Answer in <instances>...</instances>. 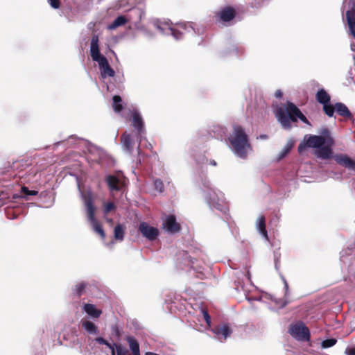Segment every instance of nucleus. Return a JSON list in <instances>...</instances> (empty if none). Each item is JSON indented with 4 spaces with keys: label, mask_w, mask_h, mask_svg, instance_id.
I'll list each match as a JSON object with an SVG mask.
<instances>
[{
    "label": "nucleus",
    "mask_w": 355,
    "mask_h": 355,
    "mask_svg": "<svg viewBox=\"0 0 355 355\" xmlns=\"http://www.w3.org/2000/svg\"><path fill=\"white\" fill-rule=\"evenodd\" d=\"M85 206L89 220L92 224L94 230L101 236L102 239H105V233L101 225L95 218V207H94L92 200L90 198L87 199L85 201Z\"/></svg>",
    "instance_id": "obj_6"
},
{
    "label": "nucleus",
    "mask_w": 355,
    "mask_h": 355,
    "mask_svg": "<svg viewBox=\"0 0 355 355\" xmlns=\"http://www.w3.org/2000/svg\"><path fill=\"white\" fill-rule=\"evenodd\" d=\"M164 225L166 230L171 233H176L181 229L180 225L176 221L175 216L173 215L167 216Z\"/></svg>",
    "instance_id": "obj_13"
},
{
    "label": "nucleus",
    "mask_w": 355,
    "mask_h": 355,
    "mask_svg": "<svg viewBox=\"0 0 355 355\" xmlns=\"http://www.w3.org/2000/svg\"><path fill=\"white\" fill-rule=\"evenodd\" d=\"M131 122L132 125L137 130V135L141 137L142 134L145 132V128L143 119L139 112L134 111L132 113Z\"/></svg>",
    "instance_id": "obj_10"
},
{
    "label": "nucleus",
    "mask_w": 355,
    "mask_h": 355,
    "mask_svg": "<svg viewBox=\"0 0 355 355\" xmlns=\"http://www.w3.org/2000/svg\"><path fill=\"white\" fill-rule=\"evenodd\" d=\"M117 355H131L128 350L123 347L121 345H116Z\"/></svg>",
    "instance_id": "obj_28"
},
{
    "label": "nucleus",
    "mask_w": 355,
    "mask_h": 355,
    "mask_svg": "<svg viewBox=\"0 0 355 355\" xmlns=\"http://www.w3.org/2000/svg\"><path fill=\"white\" fill-rule=\"evenodd\" d=\"M336 342L337 340L335 338H329L323 340L321 345L322 348H329L336 345Z\"/></svg>",
    "instance_id": "obj_26"
},
{
    "label": "nucleus",
    "mask_w": 355,
    "mask_h": 355,
    "mask_svg": "<svg viewBox=\"0 0 355 355\" xmlns=\"http://www.w3.org/2000/svg\"><path fill=\"white\" fill-rule=\"evenodd\" d=\"M335 105H331L330 103L323 104V111L329 117H332L335 112Z\"/></svg>",
    "instance_id": "obj_24"
},
{
    "label": "nucleus",
    "mask_w": 355,
    "mask_h": 355,
    "mask_svg": "<svg viewBox=\"0 0 355 355\" xmlns=\"http://www.w3.org/2000/svg\"><path fill=\"white\" fill-rule=\"evenodd\" d=\"M347 355H355V347H352L346 349Z\"/></svg>",
    "instance_id": "obj_36"
},
{
    "label": "nucleus",
    "mask_w": 355,
    "mask_h": 355,
    "mask_svg": "<svg viewBox=\"0 0 355 355\" xmlns=\"http://www.w3.org/2000/svg\"><path fill=\"white\" fill-rule=\"evenodd\" d=\"M139 231L142 236L150 241L157 239L159 235V230L157 228L150 226L146 222H141L139 225Z\"/></svg>",
    "instance_id": "obj_8"
},
{
    "label": "nucleus",
    "mask_w": 355,
    "mask_h": 355,
    "mask_svg": "<svg viewBox=\"0 0 355 355\" xmlns=\"http://www.w3.org/2000/svg\"><path fill=\"white\" fill-rule=\"evenodd\" d=\"M257 228L259 231L260 234L266 239H268V232L266 228V218L264 216H261L258 218L257 223Z\"/></svg>",
    "instance_id": "obj_19"
},
{
    "label": "nucleus",
    "mask_w": 355,
    "mask_h": 355,
    "mask_svg": "<svg viewBox=\"0 0 355 355\" xmlns=\"http://www.w3.org/2000/svg\"><path fill=\"white\" fill-rule=\"evenodd\" d=\"M335 109L337 114L341 116L346 118H350L352 116V114L347 107L342 103H336L335 104Z\"/></svg>",
    "instance_id": "obj_17"
},
{
    "label": "nucleus",
    "mask_w": 355,
    "mask_h": 355,
    "mask_svg": "<svg viewBox=\"0 0 355 355\" xmlns=\"http://www.w3.org/2000/svg\"><path fill=\"white\" fill-rule=\"evenodd\" d=\"M320 135H306L299 144L297 151L303 154L306 148H315L314 155L322 159H329L332 157V147L334 139L331 136L328 128H324L320 131Z\"/></svg>",
    "instance_id": "obj_1"
},
{
    "label": "nucleus",
    "mask_w": 355,
    "mask_h": 355,
    "mask_svg": "<svg viewBox=\"0 0 355 355\" xmlns=\"http://www.w3.org/2000/svg\"><path fill=\"white\" fill-rule=\"evenodd\" d=\"M86 286L87 284L85 282H80L76 284L74 292L77 297H80L85 293Z\"/></svg>",
    "instance_id": "obj_25"
},
{
    "label": "nucleus",
    "mask_w": 355,
    "mask_h": 355,
    "mask_svg": "<svg viewBox=\"0 0 355 355\" xmlns=\"http://www.w3.org/2000/svg\"><path fill=\"white\" fill-rule=\"evenodd\" d=\"M48 2L51 5V6L54 9H58L60 6V0H48Z\"/></svg>",
    "instance_id": "obj_34"
},
{
    "label": "nucleus",
    "mask_w": 355,
    "mask_h": 355,
    "mask_svg": "<svg viewBox=\"0 0 355 355\" xmlns=\"http://www.w3.org/2000/svg\"><path fill=\"white\" fill-rule=\"evenodd\" d=\"M210 164H211V165L215 166H216L217 164H216L215 160H211L210 161Z\"/></svg>",
    "instance_id": "obj_40"
},
{
    "label": "nucleus",
    "mask_w": 355,
    "mask_h": 355,
    "mask_svg": "<svg viewBox=\"0 0 355 355\" xmlns=\"http://www.w3.org/2000/svg\"><path fill=\"white\" fill-rule=\"evenodd\" d=\"M212 331L220 340H226L227 338L232 333V329L227 324L217 325L212 329Z\"/></svg>",
    "instance_id": "obj_12"
},
{
    "label": "nucleus",
    "mask_w": 355,
    "mask_h": 355,
    "mask_svg": "<svg viewBox=\"0 0 355 355\" xmlns=\"http://www.w3.org/2000/svg\"><path fill=\"white\" fill-rule=\"evenodd\" d=\"M333 158L338 164L350 170H355V161L347 155L337 154L333 156Z\"/></svg>",
    "instance_id": "obj_11"
},
{
    "label": "nucleus",
    "mask_w": 355,
    "mask_h": 355,
    "mask_svg": "<svg viewBox=\"0 0 355 355\" xmlns=\"http://www.w3.org/2000/svg\"><path fill=\"white\" fill-rule=\"evenodd\" d=\"M154 186L157 191L162 193L164 191V183L162 180L157 178L154 180Z\"/></svg>",
    "instance_id": "obj_27"
},
{
    "label": "nucleus",
    "mask_w": 355,
    "mask_h": 355,
    "mask_svg": "<svg viewBox=\"0 0 355 355\" xmlns=\"http://www.w3.org/2000/svg\"><path fill=\"white\" fill-rule=\"evenodd\" d=\"M289 334L297 340H309L310 339V331L306 325L301 321L291 324L288 329Z\"/></svg>",
    "instance_id": "obj_5"
},
{
    "label": "nucleus",
    "mask_w": 355,
    "mask_h": 355,
    "mask_svg": "<svg viewBox=\"0 0 355 355\" xmlns=\"http://www.w3.org/2000/svg\"><path fill=\"white\" fill-rule=\"evenodd\" d=\"M98 42V36L96 35H93L90 44V55L94 61L98 63L103 78H105L107 76L114 77L115 71L110 66L107 58L101 53Z\"/></svg>",
    "instance_id": "obj_4"
},
{
    "label": "nucleus",
    "mask_w": 355,
    "mask_h": 355,
    "mask_svg": "<svg viewBox=\"0 0 355 355\" xmlns=\"http://www.w3.org/2000/svg\"><path fill=\"white\" fill-rule=\"evenodd\" d=\"M232 128V132L229 137L232 149L239 157L245 158L248 150L252 148L248 136L243 128L239 124H234Z\"/></svg>",
    "instance_id": "obj_2"
},
{
    "label": "nucleus",
    "mask_w": 355,
    "mask_h": 355,
    "mask_svg": "<svg viewBox=\"0 0 355 355\" xmlns=\"http://www.w3.org/2000/svg\"><path fill=\"white\" fill-rule=\"evenodd\" d=\"M125 340L129 345L132 355H140L139 344L138 341L132 336H127Z\"/></svg>",
    "instance_id": "obj_18"
},
{
    "label": "nucleus",
    "mask_w": 355,
    "mask_h": 355,
    "mask_svg": "<svg viewBox=\"0 0 355 355\" xmlns=\"http://www.w3.org/2000/svg\"><path fill=\"white\" fill-rule=\"evenodd\" d=\"M171 35L176 39L179 40L182 37V33L178 30L171 28Z\"/></svg>",
    "instance_id": "obj_35"
},
{
    "label": "nucleus",
    "mask_w": 355,
    "mask_h": 355,
    "mask_svg": "<svg viewBox=\"0 0 355 355\" xmlns=\"http://www.w3.org/2000/svg\"><path fill=\"white\" fill-rule=\"evenodd\" d=\"M121 141L123 148L130 153L133 150L135 141L132 136L126 132L121 136Z\"/></svg>",
    "instance_id": "obj_14"
},
{
    "label": "nucleus",
    "mask_w": 355,
    "mask_h": 355,
    "mask_svg": "<svg viewBox=\"0 0 355 355\" xmlns=\"http://www.w3.org/2000/svg\"><path fill=\"white\" fill-rule=\"evenodd\" d=\"M292 148V144L289 145V144H287L284 148V149L282 150V151L281 152L280 155H279V158L282 159L283 157H284L289 152L290 150H291Z\"/></svg>",
    "instance_id": "obj_32"
},
{
    "label": "nucleus",
    "mask_w": 355,
    "mask_h": 355,
    "mask_svg": "<svg viewBox=\"0 0 355 355\" xmlns=\"http://www.w3.org/2000/svg\"><path fill=\"white\" fill-rule=\"evenodd\" d=\"M112 108L116 113H119L123 110L122 105V98L119 95H114L112 97Z\"/></svg>",
    "instance_id": "obj_21"
},
{
    "label": "nucleus",
    "mask_w": 355,
    "mask_h": 355,
    "mask_svg": "<svg viewBox=\"0 0 355 355\" xmlns=\"http://www.w3.org/2000/svg\"><path fill=\"white\" fill-rule=\"evenodd\" d=\"M276 116L279 123L285 129H290L291 128V121L296 122L297 119L310 125L307 118L302 113L300 109L291 102H287L285 109L279 107L277 110Z\"/></svg>",
    "instance_id": "obj_3"
},
{
    "label": "nucleus",
    "mask_w": 355,
    "mask_h": 355,
    "mask_svg": "<svg viewBox=\"0 0 355 355\" xmlns=\"http://www.w3.org/2000/svg\"><path fill=\"white\" fill-rule=\"evenodd\" d=\"M83 310L93 318H98L102 313V311L97 309L95 305L92 304H85Z\"/></svg>",
    "instance_id": "obj_15"
},
{
    "label": "nucleus",
    "mask_w": 355,
    "mask_h": 355,
    "mask_svg": "<svg viewBox=\"0 0 355 355\" xmlns=\"http://www.w3.org/2000/svg\"><path fill=\"white\" fill-rule=\"evenodd\" d=\"M315 98H316L317 101L322 105L325 104V103H330V101H331L330 95L323 88L320 89L317 92V93L315 94Z\"/></svg>",
    "instance_id": "obj_16"
},
{
    "label": "nucleus",
    "mask_w": 355,
    "mask_h": 355,
    "mask_svg": "<svg viewBox=\"0 0 355 355\" xmlns=\"http://www.w3.org/2000/svg\"><path fill=\"white\" fill-rule=\"evenodd\" d=\"M124 229L123 226L118 224L115 226L114 230V239L119 241H123L124 238Z\"/></svg>",
    "instance_id": "obj_23"
},
{
    "label": "nucleus",
    "mask_w": 355,
    "mask_h": 355,
    "mask_svg": "<svg viewBox=\"0 0 355 355\" xmlns=\"http://www.w3.org/2000/svg\"><path fill=\"white\" fill-rule=\"evenodd\" d=\"M106 182L111 191H118L122 189L125 185V178L114 175H109L106 177Z\"/></svg>",
    "instance_id": "obj_9"
},
{
    "label": "nucleus",
    "mask_w": 355,
    "mask_h": 355,
    "mask_svg": "<svg viewBox=\"0 0 355 355\" xmlns=\"http://www.w3.org/2000/svg\"><path fill=\"white\" fill-rule=\"evenodd\" d=\"M82 327L87 333L90 334L98 333V327L89 320L82 321Z\"/></svg>",
    "instance_id": "obj_22"
},
{
    "label": "nucleus",
    "mask_w": 355,
    "mask_h": 355,
    "mask_svg": "<svg viewBox=\"0 0 355 355\" xmlns=\"http://www.w3.org/2000/svg\"><path fill=\"white\" fill-rule=\"evenodd\" d=\"M116 345H117L113 344V345L112 346V348H110L111 349V355H115Z\"/></svg>",
    "instance_id": "obj_38"
},
{
    "label": "nucleus",
    "mask_w": 355,
    "mask_h": 355,
    "mask_svg": "<svg viewBox=\"0 0 355 355\" xmlns=\"http://www.w3.org/2000/svg\"><path fill=\"white\" fill-rule=\"evenodd\" d=\"M115 209H116V206L114 202H107L105 205L104 213L108 214L109 212H110L111 211H112Z\"/></svg>",
    "instance_id": "obj_30"
},
{
    "label": "nucleus",
    "mask_w": 355,
    "mask_h": 355,
    "mask_svg": "<svg viewBox=\"0 0 355 355\" xmlns=\"http://www.w3.org/2000/svg\"><path fill=\"white\" fill-rule=\"evenodd\" d=\"M128 22V19L123 15L117 17L112 23L108 25L109 30H114L116 28L125 25Z\"/></svg>",
    "instance_id": "obj_20"
},
{
    "label": "nucleus",
    "mask_w": 355,
    "mask_h": 355,
    "mask_svg": "<svg viewBox=\"0 0 355 355\" xmlns=\"http://www.w3.org/2000/svg\"><path fill=\"white\" fill-rule=\"evenodd\" d=\"M21 193L25 196H36L38 192L37 191H34V190H29L26 187H21Z\"/></svg>",
    "instance_id": "obj_29"
},
{
    "label": "nucleus",
    "mask_w": 355,
    "mask_h": 355,
    "mask_svg": "<svg viewBox=\"0 0 355 355\" xmlns=\"http://www.w3.org/2000/svg\"><path fill=\"white\" fill-rule=\"evenodd\" d=\"M95 340L98 343L102 344V345H105L109 348H112V346L113 345V344L110 343L107 340H106L105 339H104L102 337H98Z\"/></svg>",
    "instance_id": "obj_33"
},
{
    "label": "nucleus",
    "mask_w": 355,
    "mask_h": 355,
    "mask_svg": "<svg viewBox=\"0 0 355 355\" xmlns=\"http://www.w3.org/2000/svg\"><path fill=\"white\" fill-rule=\"evenodd\" d=\"M202 316H203V318H204L205 322L207 323V324L208 326H210L211 323V317H210L208 311L206 309H202Z\"/></svg>",
    "instance_id": "obj_31"
},
{
    "label": "nucleus",
    "mask_w": 355,
    "mask_h": 355,
    "mask_svg": "<svg viewBox=\"0 0 355 355\" xmlns=\"http://www.w3.org/2000/svg\"><path fill=\"white\" fill-rule=\"evenodd\" d=\"M260 138L265 139L268 138V136L266 135H260Z\"/></svg>",
    "instance_id": "obj_41"
},
{
    "label": "nucleus",
    "mask_w": 355,
    "mask_h": 355,
    "mask_svg": "<svg viewBox=\"0 0 355 355\" xmlns=\"http://www.w3.org/2000/svg\"><path fill=\"white\" fill-rule=\"evenodd\" d=\"M236 11L232 6H225L218 11L216 15V20L221 22L224 25H229L230 23L235 18Z\"/></svg>",
    "instance_id": "obj_7"
},
{
    "label": "nucleus",
    "mask_w": 355,
    "mask_h": 355,
    "mask_svg": "<svg viewBox=\"0 0 355 355\" xmlns=\"http://www.w3.org/2000/svg\"><path fill=\"white\" fill-rule=\"evenodd\" d=\"M284 287H285L286 290L287 291L288 289V283L285 279H284Z\"/></svg>",
    "instance_id": "obj_39"
},
{
    "label": "nucleus",
    "mask_w": 355,
    "mask_h": 355,
    "mask_svg": "<svg viewBox=\"0 0 355 355\" xmlns=\"http://www.w3.org/2000/svg\"><path fill=\"white\" fill-rule=\"evenodd\" d=\"M283 94L280 90H277L275 92V96L277 98H281Z\"/></svg>",
    "instance_id": "obj_37"
}]
</instances>
